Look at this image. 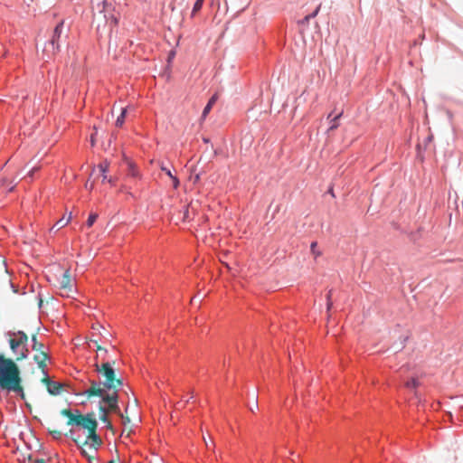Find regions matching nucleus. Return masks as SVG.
Returning a JSON list of instances; mask_svg holds the SVG:
<instances>
[{"instance_id": "f257e3e1", "label": "nucleus", "mask_w": 463, "mask_h": 463, "mask_svg": "<svg viewBox=\"0 0 463 463\" xmlns=\"http://www.w3.org/2000/svg\"><path fill=\"white\" fill-rule=\"evenodd\" d=\"M61 414L68 418V425L80 426L88 430V435L85 439H81L80 437H74L73 430H70V435L80 448L82 454L87 457L90 461L95 459L92 453H95L101 446L102 440L96 433L98 422L94 418V413H88L87 415L80 413L73 414L71 410L63 409Z\"/></svg>"}, {"instance_id": "f03ea898", "label": "nucleus", "mask_w": 463, "mask_h": 463, "mask_svg": "<svg viewBox=\"0 0 463 463\" xmlns=\"http://www.w3.org/2000/svg\"><path fill=\"white\" fill-rule=\"evenodd\" d=\"M0 388L14 392L24 398L19 366L11 358L0 354Z\"/></svg>"}, {"instance_id": "7ed1b4c3", "label": "nucleus", "mask_w": 463, "mask_h": 463, "mask_svg": "<svg viewBox=\"0 0 463 463\" xmlns=\"http://www.w3.org/2000/svg\"><path fill=\"white\" fill-rule=\"evenodd\" d=\"M90 387L87 389L83 394L88 398L98 396L102 398V402L108 403L109 410L119 417H123V413L120 411L119 407L118 405V394L116 392L112 394H106L105 390L100 386V383H98L94 380H90Z\"/></svg>"}, {"instance_id": "20e7f679", "label": "nucleus", "mask_w": 463, "mask_h": 463, "mask_svg": "<svg viewBox=\"0 0 463 463\" xmlns=\"http://www.w3.org/2000/svg\"><path fill=\"white\" fill-rule=\"evenodd\" d=\"M9 345L15 355V361H21L28 356V335L24 331L8 332Z\"/></svg>"}, {"instance_id": "39448f33", "label": "nucleus", "mask_w": 463, "mask_h": 463, "mask_svg": "<svg viewBox=\"0 0 463 463\" xmlns=\"http://www.w3.org/2000/svg\"><path fill=\"white\" fill-rule=\"evenodd\" d=\"M113 364H115V361L112 363L107 361L103 362L101 364L98 363L95 364L96 371L102 374L105 378L103 382V386L109 390H116L118 387L123 385V382L121 379L116 377L115 370L113 369Z\"/></svg>"}, {"instance_id": "423d86ee", "label": "nucleus", "mask_w": 463, "mask_h": 463, "mask_svg": "<svg viewBox=\"0 0 463 463\" xmlns=\"http://www.w3.org/2000/svg\"><path fill=\"white\" fill-rule=\"evenodd\" d=\"M59 288L64 290L67 295L72 291L71 276L69 269L64 270L61 278L58 280Z\"/></svg>"}, {"instance_id": "0eeeda50", "label": "nucleus", "mask_w": 463, "mask_h": 463, "mask_svg": "<svg viewBox=\"0 0 463 463\" xmlns=\"http://www.w3.org/2000/svg\"><path fill=\"white\" fill-rule=\"evenodd\" d=\"M63 24V21H61L55 26L52 39L50 40V43L52 46L53 53L59 52L60 50L59 39L62 33Z\"/></svg>"}, {"instance_id": "6e6552de", "label": "nucleus", "mask_w": 463, "mask_h": 463, "mask_svg": "<svg viewBox=\"0 0 463 463\" xmlns=\"http://www.w3.org/2000/svg\"><path fill=\"white\" fill-rule=\"evenodd\" d=\"M36 352L37 353L34 354L33 360L37 363L39 368H41L43 371L46 366L48 355L43 349L42 351Z\"/></svg>"}, {"instance_id": "1a4fd4ad", "label": "nucleus", "mask_w": 463, "mask_h": 463, "mask_svg": "<svg viewBox=\"0 0 463 463\" xmlns=\"http://www.w3.org/2000/svg\"><path fill=\"white\" fill-rule=\"evenodd\" d=\"M109 166V162L107 160H105L98 165V169H99V173L101 174L102 182L108 181L109 183L113 184L114 183L113 179L109 178L107 175Z\"/></svg>"}, {"instance_id": "9d476101", "label": "nucleus", "mask_w": 463, "mask_h": 463, "mask_svg": "<svg viewBox=\"0 0 463 463\" xmlns=\"http://www.w3.org/2000/svg\"><path fill=\"white\" fill-rule=\"evenodd\" d=\"M62 387L63 385L61 383L52 382V384L48 386L47 391L52 395H58L61 392Z\"/></svg>"}, {"instance_id": "9b49d317", "label": "nucleus", "mask_w": 463, "mask_h": 463, "mask_svg": "<svg viewBox=\"0 0 463 463\" xmlns=\"http://www.w3.org/2000/svg\"><path fill=\"white\" fill-rule=\"evenodd\" d=\"M99 412H100V415H99V420L103 422V423H106L107 425V428L108 429H112V425L108 418V411L105 409L104 406L100 405L99 406Z\"/></svg>"}, {"instance_id": "f8f14e48", "label": "nucleus", "mask_w": 463, "mask_h": 463, "mask_svg": "<svg viewBox=\"0 0 463 463\" xmlns=\"http://www.w3.org/2000/svg\"><path fill=\"white\" fill-rule=\"evenodd\" d=\"M218 99V95L217 94H214L208 101L207 105L205 106V108L203 109V118H205L208 113L210 112V110L212 109L213 106L215 104V102L217 101Z\"/></svg>"}, {"instance_id": "ddd939ff", "label": "nucleus", "mask_w": 463, "mask_h": 463, "mask_svg": "<svg viewBox=\"0 0 463 463\" xmlns=\"http://www.w3.org/2000/svg\"><path fill=\"white\" fill-rule=\"evenodd\" d=\"M71 213H70V215L67 218L61 217L59 221L56 222V223L51 229V231H52L54 228H57L59 230V229L65 227L71 222Z\"/></svg>"}, {"instance_id": "4468645a", "label": "nucleus", "mask_w": 463, "mask_h": 463, "mask_svg": "<svg viewBox=\"0 0 463 463\" xmlns=\"http://www.w3.org/2000/svg\"><path fill=\"white\" fill-rule=\"evenodd\" d=\"M32 342L33 350L36 351H42L44 348V345L37 340V335L34 334L32 335Z\"/></svg>"}, {"instance_id": "2eb2a0df", "label": "nucleus", "mask_w": 463, "mask_h": 463, "mask_svg": "<svg viewBox=\"0 0 463 463\" xmlns=\"http://www.w3.org/2000/svg\"><path fill=\"white\" fill-rule=\"evenodd\" d=\"M342 116V112L337 114L335 118H333L331 120H330V126L328 128V132H331V131H334L335 129H336L338 127H339V118H341Z\"/></svg>"}, {"instance_id": "dca6fc26", "label": "nucleus", "mask_w": 463, "mask_h": 463, "mask_svg": "<svg viewBox=\"0 0 463 463\" xmlns=\"http://www.w3.org/2000/svg\"><path fill=\"white\" fill-rule=\"evenodd\" d=\"M127 111H128L127 109H122L120 115L118 117V118L116 120L117 127L121 128L123 126Z\"/></svg>"}, {"instance_id": "f3484780", "label": "nucleus", "mask_w": 463, "mask_h": 463, "mask_svg": "<svg viewBox=\"0 0 463 463\" xmlns=\"http://www.w3.org/2000/svg\"><path fill=\"white\" fill-rule=\"evenodd\" d=\"M203 2H204V0H196L195 1L193 10H192V16H194L201 10V8L203 5Z\"/></svg>"}, {"instance_id": "a211bd4d", "label": "nucleus", "mask_w": 463, "mask_h": 463, "mask_svg": "<svg viewBox=\"0 0 463 463\" xmlns=\"http://www.w3.org/2000/svg\"><path fill=\"white\" fill-rule=\"evenodd\" d=\"M128 175L133 177L138 176V171L131 163L128 164Z\"/></svg>"}, {"instance_id": "6ab92c4d", "label": "nucleus", "mask_w": 463, "mask_h": 463, "mask_svg": "<svg viewBox=\"0 0 463 463\" xmlns=\"http://www.w3.org/2000/svg\"><path fill=\"white\" fill-rule=\"evenodd\" d=\"M97 219H98V214L97 213H90L89 218H88V220H87V225L89 227L92 226Z\"/></svg>"}, {"instance_id": "aec40b11", "label": "nucleus", "mask_w": 463, "mask_h": 463, "mask_svg": "<svg viewBox=\"0 0 463 463\" xmlns=\"http://www.w3.org/2000/svg\"><path fill=\"white\" fill-rule=\"evenodd\" d=\"M406 387L407 388H416L418 385H419V382L417 379L415 378H411L410 381H408L406 383H405Z\"/></svg>"}, {"instance_id": "412c9836", "label": "nucleus", "mask_w": 463, "mask_h": 463, "mask_svg": "<svg viewBox=\"0 0 463 463\" xmlns=\"http://www.w3.org/2000/svg\"><path fill=\"white\" fill-rule=\"evenodd\" d=\"M317 242L313 241L310 245L311 252L314 254L315 258L320 256L321 252L317 250Z\"/></svg>"}, {"instance_id": "4be33fe9", "label": "nucleus", "mask_w": 463, "mask_h": 463, "mask_svg": "<svg viewBox=\"0 0 463 463\" xmlns=\"http://www.w3.org/2000/svg\"><path fill=\"white\" fill-rule=\"evenodd\" d=\"M49 431L52 434V436L54 439H59L61 437V430H49Z\"/></svg>"}, {"instance_id": "5701e85b", "label": "nucleus", "mask_w": 463, "mask_h": 463, "mask_svg": "<svg viewBox=\"0 0 463 463\" xmlns=\"http://www.w3.org/2000/svg\"><path fill=\"white\" fill-rule=\"evenodd\" d=\"M331 296H332V291L330 290V291L328 292L327 296H326V299H327V304H326V306H327V310H329V309L332 307V305H333V303H332V301H331Z\"/></svg>"}, {"instance_id": "b1692460", "label": "nucleus", "mask_w": 463, "mask_h": 463, "mask_svg": "<svg viewBox=\"0 0 463 463\" xmlns=\"http://www.w3.org/2000/svg\"><path fill=\"white\" fill-rule=\"evenodd\" d=\"M161 170L164 171L169 177L173 176V174L170 169L166 168L163 165L160 166Z\"/></svg>"}, {"instance_id": "393cba45", "label": "nucleus", "mask_w": 463, "mask_h": 463, "mask_svg": "<svg viewBox=\"0 0 463 463\" xmlns=\"http://www.w3.org/2000/svg\"><path fill=\"white\" fill-rule=\"evenodd\" d=\"M172 180H173V186L174 188H177L179 186V180L176 176L173 175L172 177H170Z\"/></svg>"}, {"instance_id": "a878e982", "label": "nucleus", "mask_w": 463, "mask_h": 463, "mask_svg": "<svg viewBox=\"0 0 463 463\" xmlns=\"http://www.w3.org/2000/svg\"><path fill=\"white\" fill-rule=\"evenodd\" d=\"M42 383H43L48 388V386L52 384V381H51L50 378L46 376L42 379Z\"/></svg>"}, {"instance_id": "bb28decb", "label": "nucleus", "mask_w": 463, "mask_h": 463, "mask_svg": "<svg viewBox=\"0 0 463 463\" xmlns=\"http://www.w3.org/2000/svg\"><path fill=\"white\" fill-rule=\"evenodd\" d=\"M40 170V166H34L32 168V170L29 172L28 175L30 177H33V175Z\"/></svg>"}, {"instance_id": "cd10ccee", "label": "nucleus", "mask_w": 463, "mask_h": 463, "mask_svg": "<svg viewBox=\"0 0 463 463\" xmlns=\"http://www.w3.org/2000/svg\"><path fill=\"white\" fill-rule=\"evenodd\" d=\"M318 11H319V7H317V10L314 12V14H312L311 15H307V16L305 17V19L307 21V20H309L310 18L315 17V16L317 14Z\"/></svg>"}, {"instance_id": "c85d7f7f", "label": "nucleus", "mask_w": 463, "mask_h": 463, "mask_svg": "<svg viewBox=\"0 0 463 463\" xmlns=\"http://www.w3.org/2000/svg\"><path fill=\"white\" fill-rule=\"evenodd\" d=\"M109 24H110V25H117V24H118L117 18L111 16Z\"/></svg>"}, {"instance_id": "c756f323", "label": "nucleus", "mask_w": 463, "mask_h": 463, "mask_svg": "<svg viewBox=\"0 0 463 463\" xmlns=\"http://www.w3.org/2000/svg\"><path fill=\"white\" fill-rule=\"evenodd\" d=\"M96 349H97V351H99V352H101V353H105V354H107V353H108L107 349H105V348H104V347H102L101 345H98Z\"/></svg>"}, {"instance_id": "7c9ffc66", "label": "nucleus", "mask_w": 463, "mask_h": 463, "mask_svg": "<svg viewBox=\"0 0 463 463\" xmlns=\"http://www.w3.org/2000/svg\"><path fill=\"white\" fill-rule=\"evenodd\" d=\"M122 420H123V422L126 424V423H129L130 422V419L128 417V416H124L121 417Z\"/></svg>"}, {"instance_id": "2f4dec72", "label": "nucleus", "mask_w": 463, "mask_h": 463, "mask_svg": "<svg viewBox=\"0 0 463 463\" xmlns=\"http://www.w3.org/2000/svg\"><path fill=\"white\" fill-rule=\"evenodd\" d=\"M92 328H93L94 330H99L100 328H103V327H102V326H101V325H99V324H96V325H93V326H92Z\"/></svg>"}, {"instance_id": "473e14b6", "label": "nucleus", "mask_w": 463, "mask_h": 463, "mask_svg": "<svg viewBox=\"0 0 463 463\" xmlns=\"http://www.w3.org/2000/svg\"><path fill=\"white\" fill-rule=\"evenodd\" d=\"M1 261H2V265H3L4 269H5V271L7 272V269H6V266H5V260H1Z\"/></svg>"}, {"instance_id": "72a5a7b5", "label": "nucleus", "mask_w": 463, "mask_h": 463, "mask_svg": "<svg viewBox=\"0 0 463 463\" xmlns=\"http://www.w3.org/2000/svg\"><path fill=\"white\" fill-rule=\"evenodd\" d=\"M5 183H6L5 179H1L0 180V185L4 186V185H5Z\"/></svg>"}, {"instance_id": "f704fd0d", "label": "nucleus", "mask_w": 463, "mask_h": 463, "mask_svg": "<svg viewBox=\"0 0 463 463\" xmlns=\"http://www.w3.org/2000/svg\"><path fill=\"white\" fill-rule=\"evenodd\" d=\"M85 186H86V188H89L90 190L93 189V184H86Z\"/></svg>"}, {"instance_id": "c9c22d12", "label": "nucleus", "mask_w": 463, "mask_h": 463, "mask_svg": "<svg viewBox=\"0 0 463 463\" xmlns=\"http://www.w3.org/2000/svg\"><path fill=\"white\" fill-rule=\"evenodd\" d=\"M36 463H46L45 460L43 458H39V459H36L35 461Z\"/></svg>"}, {"instance_id": "e433bc0d", "label": "nucleus", "mask_w": 463, "mask_h": 463, "mask_svg": "<svg viewBox=\"0 0 463 463\" xmlns=\"http://www.w3.org/2000/svg\"><path fill=\"white\" fill-rule=\"evenodd\" d=\"M99 358H101L102 360H105V357H104V356H102V354H97V356H96V360H98V359H99Z\"/></svg>"}, {"instance_id": "4c0bfd02", "label": "nucleus", "mask_w": 463, "mask_h": 463, "mask_svg": "<svg viewBox=\"0 0 463 463\" xmlns=\"http://www.w3.org/2000/svg\"><path fill=\"white\" fill-rule=\"evenodd\" d=\"M90 141H91V145L93 146V145H94V143H95L94 136H93V135L91 136Z\"/></svg>"}, {"instance_id": "58836bf2", "label": "nucleus", "mask_w": 463, "mask_h": 463, "mask_svg": "<svg viewBox=\"0 0 463 463\" xmlns=\"http://www.w3.org/2000/svg\"><path fill=\"white\" fill-rule=\"evenodd\" d=\"M258 408V403L256 402L255 406H252V408H250L251 411H254V409H257Z\"/></svg>"}, {"instance_id": "ea45409f", "label": "nucleus", "mask_w": 463, "mask_h": 463, "mask_svg": "<svg viewBox=\"0 0 463 463\" xmlns=\"http://www.w3.org/2000/svg\"><path fill=\"white\" fill-rule=\"evenodd\" d=\"M258 408V403L256 402L255 406H252V408H250L251 411H254V409H257Z\"/></svg>"}, {"instance_id": "a19ab883", "label": "nucleus", "mask_w": 463, "mask_h": 463, "mask_svg": "<svg viewBox=\"0 0 463 463\" xmlns=\"http://www.w3.org/2000/svg\"><path fill=\"white\" fill-rule=\"evenodd\" d=\"M91 342L95 344V346H96V347H97L98 345H99L97 340H91Z\"/></svg>"}, {"instance_id": "79ce46f5", "label": "nucleus", "mask_w": 463, "mask_h": 463, "mask_svg": "<svg viewBox=\"0 0 463 463\" xmlns=\"http://www.w3.org/2000/svg\"><path fill=\"white\" fill-rule=\"evenodd\" d=\"M187 213H188V211L186 210L185 213H184V219L187 218Z\"/></svg>"}, {"instance_id": "37998d69", "label": "nucleus", "mask_w": 463, "mask_h": 463, "mask_svg": "<svg viewBox=\"0 0 463 463\" xmlns=\"http://www.w3.org/2000/svg\"><path fill=\"white\" fill-rule=\"evenodd\" d=\"M204 442H205V445H206V446H208L209 440H206V439H204Z\"/></svg>"}, {"instance_id": "c03bdc74", "label": "nucleus", "mask_w": 463, "mask_h": 463, "mask_svg": "<svg viewBox=\"0 0 463 463\" xmlns=\"http://www.w3.org/2000/svg\"><path fill=\"white\" fill-rule=\"evenodd\" d=\"M204 442H205V445H206V446H208L209 440H206V439H204Z\"/></svg>"}, {"instance_id": "a18cd8bd", "label": "nucleus", "mask_w": 463, "mask_h": 463, "mask_svg": "<svg viewBox=\"0 0 463 463\" xmlns=\"http://www.w3.org/2000/svg\"><path fill=\"white\" fill-rule=\"evenodd\" d=\"M108 463H115V461L114 460H110Z\"/></svg>"}]
</instances>
